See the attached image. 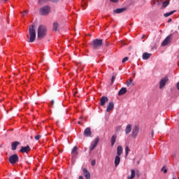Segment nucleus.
Masks as SVG:
<instances>
[{"instance_id": "obj_33", "label": "nucleus", "mask_w": 179, "mask_h": 179, "mask_svg": "<svg viewBox=\"0 0 179 179\" xmlns=\"http://www.w3.org/2000/svg\"><path fill=\"white\" fill-rule=\"evenodd\" d=\"M27 13H29V11H27V10H24L23 13H21V14H22V16H26Z\"/></svg>"}, {"instance_id": "obj_1", "label": "nucleus", "mask_w": 179, "mask_h": 179, "mask_svg": "<svg viewBox=\"0 0 179 179\" xmlns=\"http://www.w3.org/2000/svg\"><path fill=\"white\" fill-rule=\"evenodd\" d=\"M47 36V27L44 25H39L37 29V39L43 40Z\"/></svg>"}, {"instance_id": "obj_24", "label": "nucleus", "mask_w": 179, "mask_h": 179, "mask_svg": "<svg viewBox=\"0 0 179 179\" xmlns=\"http://www.w3.org/2000/svg\"><path fill=\"white\" fill-rule=\"evenodd\" d=\"M58 27H59V24L58 22L53 23V31H58Z\"/></svg>"}, {"instance_id": "obj_11", "label": "nucleus", "mask_w": 179, "mask_h": 179, "mask_svg": "<svg viewBox=\"0 0 179 179\" xmlns=\"http://www.w3.org/2000/svg\"><path fill=\"white\" fill-rule=\"evenodd\" d=\"M83 176L85 178V179H90L91 178L90 172H89L87 169L84 168L83 169Z\"/></svg>"}, {"instance_id": "obj_44", "label": "nucleus", "mask_w": 179, "mask_h": 179, "mask_svg": "<svg viewBox=\"0 0 179 179\" xmlns=\"http://www.w3.org/2000/svg\"><path fill=\"white\" fill-rule=\"evenodd\" d=\"M78 124H82V122H80V121H79V122H78Z\"/></svg>"}, {"instance_id": "obj_50", "label": "nucleus", "mask_w": 179, "mask_h": 179, "mask_svg": "<svg viewBox=\"0 0 179 179\" xmlns=\"http://www.w3.org/2000/svg\"><path fill=\"white\" fill-rule=\"evenodd\" d=\"M4 1H8V0H4Z\"/></svg>"}, {"instance_id": "obj_30", "label": "nucleus", "mask_w": 179, "mask_h": 179, "mask_svg": "<svg viewBox=\"0 0 179 179\" xmlns=\"http://www.w3.org/2000/svg\"><path fill=\"white\" fill-rule=\"evenodd\" d=\"M77 150H78V147L74 146L73 148L72 149L71 153L73 155V153H76Z\"/></svg>"}, {"instance_id": "obj_48", "label": "nucleus", "mask_w": 179, "mask_h": 179, "mask_svg": "<svg viewBox=\"0 0 179 179\" xmlns=\"http://www.w3.org/2000/svg\"><path fill=\"white\" fill-rule=\"evenodd\" d=\"M122 44H123V45H125V44H124V43H122Z\"/></svg>"}, {"instance_id": "obj_34", "label": "nucleus", "mask_w": 179, "mask_h": 179, "mask_svg": "<svg viewBox=\"0 0 179 179\" xmlns=\"http://www.w3.org/2000/svg\"><path fill=\"white\" fill-rule=\"evenodd\" d=\"M121 129H122V128L121 127V126H117L116 127V132H120V131H121Z\"/></svg>"}, {"instance_id": "obj_23", "label": "nucleus", "mask_w": 179, "mask_h": 179, "mask_svg": "<svg viewBox=\"0 0 179 179\" xmlns=\"http://www.w3.org/2000/svg\"><path fill=\"white\" fill-rule=\"evenodd\" d=\"M131 176H128V177H127V179H134V178L135 177V176H136V172H135V170L131 169Z\"/></svg>"}, {"instance_id": "obj_9", "label": "nucleus", "mask_w": 179, "mask_h": 179, "mask_svg": "<svg viewBox=\"0 0 179 179\" xmlns=\"http://www.w3.org/2000/svg\"><path fill=\"white\" fill-rule=\"evenodd\" d=\"M167 82H169V78L165 77L162 78L159 82V89H163V87L166 86Z\"/></svg>"}, {"instance_id": "obj_3", "label": "nucleus", "mask_w": 179, "mask_h": 179, "mask_svg": "<svg viewBox=\"0 0 179 179\" xmlns=\"http://www.w3.org/2000/svg\"><path fill=\"white\" fill-rule=\"evenodd\" d=\"M91 45L94 50H98L103 45V39H94L92 41Z\"/></svg>"}, {"instance_id": "obj_26", "label": "nucleus", "mask_w": 179, "mask_h": 179, "mask_svg": "<svg viewBox=\"0 0 179 179\" xmlns=\"http://www.w3.org/2000/svg\"><path fill=\"white\" fill-rule=\"evenodd\" d=\"M170 5V1H165L162 2V8H167Z\"/></svg>"}, {"instance_id": "obj_39", "label": "nucleus", "mask_w": 179, "mask_h": 179, "mask_svg": "<svg viewBox=\"0 0 179 179\" xmlns=\"http://www.w3.org/2000/svg\"><path fill=\"white\" fill-rule=\"evenodd\" d=\"M54 103H55V102H54V100H52V101H51V107H53Z\"/></svg>"}, {"instance_id": "obj_25", "label": "nucleus", "mask_w": 179, "mask_h": 179, "mask_svg": "<svg viewBox=\"0 0 179 179\" xmlns=\"http://www.w3.org/2000/svg\"><path fill=\"white\" fill-rule=\"evenodd\" d=\"M175 12H176V10H173V11H170L169 13H166L165 14H164V17H169V16H171V15H173L175 13Z\"/></svg>"}, {"instance_id": "obj_49", "label": "nucleus", "mask_w": 179, "mask_h": 179, "mask_svg": "<svg viewBox=\"0 0 179 179\" xmlns=\"http://www.w3.org/2000/svg\"><path fill=\"white\" fill-rule=\"evenodd\" d=\"M122 44H123V45H125V44H124V43H122Z\"/></svg>"}, {"instance_id": "obj_2", "label": "nucleus", "mask_w": 179, "mask_h": 179, "mask_svg": "<svg viewBox=\"0 0 179 179\" xmlns=\"http://www.w3.org/2000/svg\"><path fill=\"white\" fill-rule=\"evenodd\" d=\"M36 25L31 24L29 28V35H27V38H29V43H34L36 40V29H34Z\"/></svg>"}, {"instance_id": "obj_13", "label": "nucleus", "mask_w": 179, "mask_h": 179, "mask_svg": "<svg viewBox=\"0 0 179 179\" xmlns=\"http://www.w3.org/2000/svg\"><path fill=\"white\" fill-rule=\"evenodd\" d=\"M106 103H108V98H107V96H103L101 98L100 104L103 107L106 106Z\"/></svg>"}, {"instance_id": "obj_45", "label": "nucleus", "mask_w": 179, "mask_h": 179, "mask_svg": "<svg viewBox=\"0 0 179 179\" xmlns=\"http://www.w3.org/2000/svg\"><path fill=\"white\" fill-rule=\"evenodd\" d=\"M78 94V92H74V95Z\"/></svg>"}, {"instance_id": "obj_22", "label": "nucleus", "mask_w": 179, "mask_h": 179, "mask_svg": "<svg viewBox=\"0 0 179 179\" xmlns=\"http://www.w3.org/2000/svg\"><path fill=\"white\" fill-rule=\"evenodd\" d=\"M116 141H117V136L115 135L112 136L110 138L111 146H113V145H115Z\"/></svg>"}, {"instance_id": "obj_17", "label": "nucleus", "mask_w": 179, "mask_h": 179, "mask_svg": "<svg viewBox=\"0 0 179 179\" xmlns=\"http://www.w3.org/2000/svg\"><path fill=\"white\" fill-rule=\"evenodd\" d=\"M121 162V158L120 157V156L116 155V157H115V167H117V166L120 164Z\"/></svg>"}, {"instance_id": "obj_29", "label": "nucleus", "mask_w": 179, "mask_h": 179, "mask_svg": "<svg viewBox=\"0 0 179 179\" xmlns=\"http://www.w3.org/2000/svg\"><path fill=\"white\" fill-rule=\"evenodd\" d=\"M133 80L132 78H130L129 80L127 81V86L129 87L132 84Z\"/></svg>"}, {"instance_id": "obj_12", "label": "nucleus", "mask_w": 179, "mask_h": 179, "mask_svg": "<svg viewBox=\"0 0 179 179\" xmlns=\"http://www.w3.org/2000/svg\"><path fill=\"white\" fill-rule=\"evenodd\" d=\"M84 136H85L87 138L92 136V129H90V127H87L84 130Z\"/></svg>"}, {"instance_id": "obj_32", "label": "nucleus", "mask_w": 179, "mask_h": 179, "mask_svg": "<svg viewBox=\"0 0 179 179\" xmlns=\"http://www.w3.org/2000/svg\"><path fill=\"white\" fill-rule=\"evenodd\" d=\"M115 82V76H113L111 78V85H113Z\"/></svg>"}, {"instance_id": "obj_6", "label": "nucleus", "mask_w": 179, "mask_h": 179, "mask_svg": "<svg viewBox=\"0 0 179 179\" xmlns=\"http://www.w3.org/2000/svg\"><path fill=\"white\" fill-rule=\"evenodd\" d=\"M100 141V138L99 137H96L94 141L90 145V150L92 152V150H94L96 149V147L97 146L99 141Z\"/></svg>"}, {"instance_id": "obj_8", "label": "nucleus", "mask_w": 179, "mask_h": 179, "mask_svg": "<svg viewBox=\"0 0 179 179\" xmlns=\"http://www.w3.org/2000/svg\"><path fill=\"white\" fill-rule=\"evenodd\" d=\"M171 43V36H167L164 41L162 43V47H166V45H169Z\"/></svg>"}, {"instance_id": "obj_28", "label": "nucleus", "mask_w": 179, "mask_h": 179, "mask_svg": "<svg viewBox=\"0 0 179 179\" xmlns=\"http://www.w3.org/2000/svg\"><path fill=\"white\" fill-rule=\"evenodd\" d=\"M129 152H131V150H129V147L126 146L125 147V156L127 157V156H128Z\"/></svg>"}, {"instance_id": "obj_27", "label": "nucleus", "mask_w": 179, "mask_h": 179, "mask_svg": "<svg viewBox=\"0 0 179 179\" xmlns=\"http://www.w3.org/2000/svg\"><path fill=\"white\" fill-rule=\"evenodd\" d=\"M49 0H38V3H44V2H47ZM51 2H58L59 0H50Z\"/></svg>"}, {"instance_id": "obj_42", "label": "nucleus", "mask_w": 179, "mask_h": 179, "mask_svg": "<svg viewBox=\"0 0 179 179\" xmlns=\"http://www.w3.org/2000/svg\"><path fill=\"white\" fill-rule=\"evenodd\" d=\"M154 134H155V131L152 130V136H153Z\"/></svg>"}, {"instance_id": "obj_14", "label": "nucleus", "mask_w": 179, "mask_h": 179, "mask_svg": "<svg viewBox=\"0 0 179 179\" xmlns=\"http://www.w3.org/2000/svg\"><path fill=\"white\" fill-rule=\"evenodd\" d=\"M19 145H20V142L19 141H14L13 143H11V150H16L17 146H19Z\"/></svg>"}, {"instance_id": "obj_37", "label": "nucleus", "mask_w": 179, "mask_h": 179, "mask_svg": "<svg viewBox=\"0 0 179 179\" xmlns=\"http://www.w3.org/2000/svg\"><path fill=\"white\" fill-rule=\"evenodd\" d=\"M162 171H164V173L166 174V173H167V169H166L164 166L162 167V169H161Z\"/></svg>"}, {"instance_id": "obj_43", "label": "nucleus", "mask_w": 179, "mask_h": 179, "mask_svg": "<svg viewBox=\"0 0 179 179\" xmlns=\"http://www.w3.org/2000/svg\"><path fill=\"white\" fill-rule=\"evenodd\" d=\"M79 179H83V176H79Z\"/></svg>"}, {"instance_id": "obj_40", "label": "nucleus", "mask_w": 179, "mask_h": 179, "mask_svg": "<svg viewBox=\"0 0 179 179\" xmlns=\"http://www.w3.org/2000/svg\"><path fill=\"white\" fill-rule=\"evenodd\" d=\"M110 2H118V0H110Z\"/></svg>"}, {"instance_id": "obj_46", "label": "nucleus", "mask_w": 179, "mask_h": 179, "mask_svg": "<svg viewBox=\"0 0 179 179\" xmlns=\"http://www.w3.org/2000/svg\"><path fill=\"white\" fill-rule=\"evenodd\" d=\"M142 38H145V35L143 36Z\"/></svg>"}, {"instance_id": "obj_16", "label": "nucleus", "mask_w": 179, "mask_h": 179, "mask_svg": "<svg viewBox=\"0 0 179 179\" xmlns=\"http://www.w3.org/2000/svg\"><path fill=\"white\" fill-rule=\"evenodd\" d=\"M150 57H152V53H148L145 52L143 54V59H144V60L149 59V58H150Z\"/></svg>"}, {"instance_id": "obj_7", "label": "nucleus", "mask_w": 179, "mask_h": 179, "mask_svg": "<svg viewBox=\"0 0 179 179\" xmlns=\"http://www.w3.org/2000/svg\"><path fill=\"white\" fill-rule=\"evenodd\" d=\"M138 134H139V127L134 126L131 133L132 138H136V136H138Z\"/></svg>"}, {"instance_id": "obj_10", "label": "nucleus", "mask_w": 179, "mask_h": 179, "mask_svg": "<svg viewBox=\"0 0 179 179\" xmlns=\"http://www.w3.org/2000/svg\"><path fill=\"white\" fill-rule=\"evenodd\" d=\"M31 150L29 145H27L25 147L22 146L20 150V153H29Z\"/></svg>"}, {"instance_id": "obj_4", "label": "nucleus", "mask_w": 179, "mask_h": 179, "mask_svg": "<svg viewBox=\"0 0 179 179\" xmlns=\"http://www.w3.org/2000/svg\"><path fill=\"white\" fill-rule=\"evenodd\" d=\"M51 12V8L49 6H45L40 8L39 13L42 16H47V15H50Z\"/></svg>"}, {"instance_id": "obj_31", "label": "nucleus", "mask_w": 179, "mask_h": 179, "mask_svg": "<svg viewBox=\"0 0 179 179\" xmlns=\"http://www.w3.org/2000/svg\"><path fill=\"white\" fill-rule=\"evenodd\" d=\"M34 139H36V141H40V139H41V135L36 136L34 137Z\"/></svg>"}, {"instance_id": "obj_47", "label": "nucleus", "mask_w": 179, "mask_h": 179, "mask_svg": "<svg viewBox=\"0 0 179 179\" xmlns=\"http://www.w3.org/2000/svg\"><path fill=\"white\" fill-rule=\"evenodd\" d=\"M106 45H108V43H106Z\"/></svg>"}, {"instance_id": "obj_20", "label": "nucleus", "mask_w": 179, "mask_h": 179, "mask_svg": "<svg viewBox=\"0 0 179 179\" xmlns=\"http://www.w3.org/2000/svg\"><path fill=\"white\" fill-rule=\"evenodd\" d=\"M127 10V8H117L116 10H113L114 13H122V12H125Z\"/></svg>"}, {"instance_id": "obj_18", "label": "nucleus", "mask_w": 179, "mask_h": 179, "mask_svg": "<svg viewBox=\"0 0 179 179\" xmlns=\"http://www.w3.org/2000/svg\"><path fill=\"white\" fill-rule=\"evenodd\" d=\"M127 93V88L126 87H122L119 92H118V96H124Z\"/></svg>"}, {"instance_id": "obj_21", "label": "nucleus", "mask_w": 179, "mask_h": 179, "mask_svg": "<svg viewBox=\"0 0 179 179\" xmlns=\"http://www.w3.org/2000/svg\"><path fill=\"white\" fill-rule=\"evenodd\" d=\"M122 146L118 145L117 148V156H121V155H122Z\"/></svg>"}, {"instance_id": "obj_41", "label": "nucleus", "mask_w": 179, "mask_h": 179, "mask_svg": "<svg viewBox=\"0 0 179 179\" xmlns=\"http://www.w3.org/2000/svg\"><path fill=\"white\" fill-rule=\"evenodd\" d=\"M171 18H169V20H168V23H170L171 22Z\"/></svg>"}, {"instance_id": "obj_36", "label": "nucleus", "mask_w": 179, "mask_h": 179, "mask_svg": "<svg viewBox=\"0 0 179 179\" xmlns=\"http://www.w3.org/2000/svg\"><path fill=\"white\" fill-rule=\"evenodd\" d=\"M129 58L128 57H126L124 58H123V59L122 60V62L124 63V62H127V61H128Z\"/></svg>"}, {"instance_id": "obj_15", "label": "nucleus", "mask_w": 179, "mask_h": 179, "mask_svg": "<svg viewBox=\"0 0 179 179\" xmlns=\"http://www.w3.org/2000/svg\"><path fill=\"white\" fill-rule=\"evenodd\" d=\"M113 108H114V103L110 102L108 103V106L107 108H106V112L110 113V111H111V110H113Z\"/></svg>"}, {"instance_id": "obj_19", "label": "nucleus", "mask_w": 179, "mask_h": 179, "mask_svg": "<svg viewBox=\"0 0 179 179\" xmlns=\"http://www.w3.org/2000/svg\"><path fill=\"white\" fill-rule=\"evenodd\" d=\"M131 131H132V125L128 124L125 129V134L128 135L131 133Z\"/></svg>"}, {"instance_id": "obj_35", "label": "nucleus", "mask_w": 179, "mask_h": 179, "mask_svg": "<svg viewBox=\"0 0 179 179\" xmlns=\"http://www.w3.org/2000/svg\"><path fill=\"white\" fill-rule=\"evenodd\" d=\"M91 166H96V159L91 161Z\"/></svg>"}, {"instance_id": "obj_38", "label": "nucleus", "mask_w": 179, "mask_h": 179, "mask_svg": "<svg viewBox=\"0 0 179 179\" xmlns=\"http://www.w3.org/2000/svg\"><path fill=\"white\" fill-rule=\"evenodd\" d=\"M136 176L137 177H139L141 176V173H139V171H136Z\"/></svg>"}, {"instance_id": "obj_5", "label": "nucleus", "mask_w": 179, "mask_h": 179, "mask_svg": "<svg viewBox=\"0 0 179 179\" xmlns=\"http://www.w3.org/2000/svg\"><path fill=\"white\" fill-rule=\"evenodd\" d=\"M8 162L10 163V164L17 163V162H19V156H17V154L11 155L8 159Z\"/></svg>"}]
</instances>
